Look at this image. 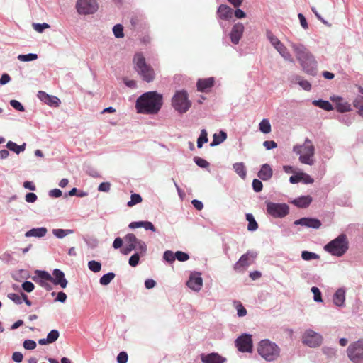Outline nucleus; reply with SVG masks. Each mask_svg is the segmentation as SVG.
Returning a JSON list of instances; mask_svg holds the SVG:
<instances>
[{"mask_svg":"<svg viewBox=\"0 0 363 363\" xmlns=\"http://www.w3.org/2000/svg\"><path fill=\"white\" fill-rule=\"evenodd\" d=\"M301 181L305 184H312L314 182V179L308 174L301 172Z\"/></svg>","mask_w":363,"mask_h":363,"instance_id":"nucleus-57","label":"nucleus"},{"mask_svg":"<svg viewBox=\"0 0 363 363\" xmlns=\"http://www.w3.org/2000/svg\"><path fill=\"white\" fill-rule=\"evenodd\" d=\"M301 258L305 261H311L313 259H318L320 256L315 252L303 251L301 252Z\"/></svg>","mask_w":363,"mask_h":363,"instance_id":"nucleus-36","label":"nucleus"},{"mask_svg":"<svg viewBox=\"0 0 363 363\" xmlns=\"http://www.w3.org/2000/svg\"><path fill=\"white\" fill-rule=\"evenodd\" d=\"M73 233L72 230L67 229L64 230L62 228H57L53 230V234L58 238H62L65 237L66 235L71 234Z\"/></svg>","mask_w":363,"mask_h":363,"instance_id":"nucleus-39","label":"nucleus"},{"mask_svg":"<svg viewBox=\"0 0 363 363\" xmlns=\"http://www.w3.org/2000/svg\"><path fill=\"white\" fill-rule=\"evenodd\" d=\"M302 342L310 347H316L321 345L323 337L320 334L311 330H306L303 335Z\"/></svg>","mask_w":363,"mask_h":363,"instance_id":"nucleus-10","label":"nucleus"},{"mask_svg":"<svg viewBox=\"0 0 363 363\" xmlns=\"http://www.w3.org/2000/svg\"><path fill=\"white\" fill-rule=\"evenodd\" d=\"M194 160L195 163L201 167L206 168L209 166L208 162L204 159L201 158V157H195Z\"/></svg>","mask_w":363,"mask_h":363,"instance_id":"nucleus-52","label":"nucleus"},{"mask_svg":"<svg viewBox=\"0 0 363 363\" xmlns=\"http://www.w3.org/2000/svg\"><path fill=\"white\" fill-rule=\"evenodd\" d=\"M234 306L237 311V315L238 317L241 318L247 315V310L245 308L241 302L235 301Z\"/></svg>","mask_w":363,"mask_h":363,"instance_id":"nucleus-38","label":"nucleus"},{"mask_svg":"<svg viewBox=\"0 0 363 363\" xmlns=\"http://www.w3.org/2000/svg\"><path fill=\"white\" fill-rule=\"evenodd\" d=\"M88 268L93 272H99L101 269V264L95 260H91L88 262Z\"/></svg>","mask_w":363,"mask_h":363,"instance_id":"nucleus-41","label":"nucleus"},{"mask_svg":"<svg viewBox=\"0 0 363 363\" xmlns=\"http://www.w3.org/2000/svg\"><path fill=\"white\" fill-rule=\"evenodd\" d=\"M6 147L16 152V154H19L21 152L25 150L26 143H23L22 145H18L16 143L12 141H9L6 144Z\"/></svg>","mask_w":363,"mask_h":363,"instance_id":"nucleus-32","label":"nucleus"},{"mask_svg":"<svg viewBox=\"0 0 363 363\" xmlns=\"http://www.w3.org/2000/svg\"><path fill=\"white\" fill-rule=\"evenodd\" d=\"M133 62L135 71L144 81L151 82L154 80L155 77V71L150 65L147 64L142 53H136L133 57Z\"/></svg>","mask_w":363,"mask_h":363,"instance_id":"nucleus-3","label":"nucleus"},{"mask_svg":"<svg viewBox=\"0 0 363 363\" xmlns=\"http://www.w3.org/2000/svg\"><path fill=\"white\" fill-rule=\"evenodd\" d=\"M8 298L11 300L12 301H13L16 304H21L22 303V296L21 295H18L17 294H14V293H10L8 294Z\"/></svg>","mask_w":363,"mask_h":363,"instance_id":"nucleus-49","label":"nucleus"},{"mask_svg":"<svg viewBox=\"0 0 363 363\" xmlns=\"http://www.w3.org/2000/svg\"><path fill=\"white\" fill-rule=\"evenodd\" d=\"M113 32L114 35L118 38H123L124 36L123 27L121 24H116L114 26L113 28Z\"/></svg>","mask_w":363,"mask_h":363,"instance_id":"nucleus-44","label":"nucleus"},{"mask_svg":"<svg viewBox=\"0 0 363 363\" xmlns=\"http://www.w3.org/2000/svg\"><path fill=\"white\" fill-rule=\"evenodd\" d=\"M140 256L138 253L133 255L129 259V264L131 267H136L139 262Z\"/></svg>","mask_w":363,"mask_h":363,"instance_id":"nucleus-59","label":"nucleus"},{"mask_svg":"<svg viewBox=\"0 0 363 363\" xmlns=\"http://www.w3.org/2000/svg\"><path fill=\"white\" fill-rule=\"evenodd\" d=\"M142 201V197L138 194H133L130 196V201L128 202V206L131 207Z\"/></svg>","mask_w":363,"mask_h":363,"instance_id":"nucleus-45","label":"nucleus"},{"mask_svg":"<svg viewBox=\"0 0 363 363\" xmlns=\"http://www.w3.org/2000/svg\"><path fill=\"white\" fill-rule=\"evenodd\" d=\"M259 130L263 133L267 134L271 132V125L267 119H263L259 124Z\"/></svg>","mask_w":363,"mask_h":363,"instance_id":"nucleus-37","label":"nucleus"},{"mask_svg":"<svg viewBox=\"0 0 363 363\" xmlns=\"http://www.w3.org/2000/svg\"><path fill=\"white\" fill-rule=\"evenodd\" d=\"M208 134L205 129H202L201 131L200 136L197 140V147L198 148H201L203 144L208 142Z\"/></svg>","mask_w":363,"mask_h":363,"instance_id":"nucleus-40","label":"nucleus"},{"mask_svg":"<svg viewBox=\"0 0 363 363\" xmlns=\"http://www.w3.org/2000/svg\"><path fill=\"white\" fill-rule=\"evenodd\" d=\"M23 346L26 350H34L37 345L34 340H26L23 343Z\"/></svg>","mask_w":363,"mask_h":363,"instance_id":"nucleus-50","label":"nucleus"},{"mask_svg":"<svg viewBox=\"0 0 363 363\" xmlns=\"http://www.w3.org/2000/svg\"><path fill=\"white\" fill-rule=\"evenodd\" d=\"M291 47L296 54V59L300 62L303 71L307 74L315 75L317 71V62L313 55L303 45L291 43Z\"/></svg>","mask_w":363,"mask_h":363,"instance_id":"nucleus-2","label":"nucleus"},{"mask_svg":"<svg viewBox=\"0 0 363 363\" xmlns=\"http://www.w3.org/2000/svg\"><path fill=\"white\" fill-rule=\"evenodd\" d=\"M252 188L255 192H260L262 190L263 184L260 180L255 179L252 181Z\"/></svg>","mask_w":363,"mask_h":363,"instance_id":"nucleus-53","label":"nucleus"},{"mask_svg":"<svg viewBox=\"0 0 363 363\" xmlns=\"http://www.w3.org/2000/svg\"><path fill=\"white\" fill-rule=\"evenodd\" d=\"M47 229L46 228H31V230H28L26 233V237H43L46 234Z\"/></svg>","mask_w":363,"mask_h":363,"instance_id":"nucleus-30","label":"nucleus"},{"mask_svg":"<svg viewBox=\"0 0 363 363\" xmlns=\"http://www.w3.org/2000/svg\"><path fill=\"white\" fill-rule=\"evenodd\" d=\"M312 201V198L310 196H301L292 201L295 206L300 208H306L310 205Z\"/></svg>","mask_w":363,"mask_h":363,"instance_id":"nucleus-27","label":"nucleus"},{"mask_svg":"<svg viewBox=\"0 0 363 363\" xmlns=\"http://www.w3.org/2000/svg\"><path fill=\"white\" fill-rule=\"evenodd\" d=\"M125 241L127 243V245L135 244V245H137V242H138V240H137V238H135V236L134 235L128 234L125 236Z\"/></svg>","mask_w":363,"mask_h":363,"instance_id":"nucleus-61","label":"nucleus"},{"mask_svg":"<svg viewBox=\"0 0 363 363\" xmlns=\"http://www.w3.org/2000/svg\"><path fill=\"white\" fill-rule=\"evenodd\" d=\"M37 96L40 101L48 106L57 107L60 104V100L57 96H50L45 91H39Z\"/></svg>","mask_w":363,"mask_h":363,"instance_id":"nucleus-17","label":"nucleus"},{"mask_svg":"<svg viewBox=\"0 0 363 363\" xmlns=\"http://www.w3.org/2000/svg\"><path fill=\"white\" fill-rule=\"evenodd\" d=\"M76 7L80 14H91L96 11L98 4L96 0H78Z\"/></svg>","mask_w":363,"mask_h":363,"instance_id":"nucleus-12","label":"nucleus"},{"mask_svg":"<svg viewBox=\"0 0 363 363\" xmlns=\"http://www.w3.org/2000/svg\"><path fill=\"white\" fill-rule=\"evenodd\" d=\"M163 258L167 262L172 263L176 259L175 253L171 250H167L164 252Z\"/></svg>","mask_w":363,"mask_h":363,"instance_id":"nucleus-47","label":"nucleus"},{"mask_svg":"<svg viewBox=\"0 0 363 363\" xmlns=\"http://www.w3.org/2000/svg\"><path fill=\"white\" fill-rule=\"evenodd\" d=\"M201 360L203 363H224L226 361L225 357L218 353L203 354L201 355Z\"/></svg>","mask_w":363,"mask_h":363,"instance_id":"nucleus-20","label":"nucleus"},{"mask_svg":"<svg viewBox=\"0 0 363 363\" xmlns=\"http://www.w3.org/2000/svg\"><path fill=\"white\" fill-rule=\"evenodd\" d=\"M257 352L266 361L272 362L278 358L280 350L275 343L269 340H263L259 343Z\"/></svg>","mask_w":363,"mask_h":363,"instance_id":"nucleus-6","label":"nucleus"},{"mask_svg":"<svg viewBox=\"0 0 363 363\" xmlns=\"http://www.w3.org/2000/svg\"><path fill=\"white\" fill-rule=\"evenodd\" d=\"M313 104L325 111H332L333 110V105L328 101L324 100H315L313 102Z\"/></svg>","mask_w":363,"mask_h":363,"instance_id":"nucleus-34","label":"nucleus"},{"mask_svg":"<svg viewBox=\"0 0 363 363\" xmlns=\"http://www.w3.org/2000/svg\"><path fill=\"white\" fill-rule=\"evenodd\" d=\"M294 225H300L305 227H320L322 224L318 219L303 218L296 220Z\"/></svg>","mask_w":363,"mask_h":363,"instance_id":"nucleus-22","label":"nucleus"},{"mask_svg":"<svg viewBox=\"0 0 363 363\" xmlns=\"http://www.w3.org/2000/svg\"><path fill=\"white\" fill-rule=\"evenodd\" d=\"M349 248V241L345 234H341L329 242L325 247V251L333 256L342 257Z\"/></svg>","mask_w":363,"mask_h":363,"instance_id":"nucleus-5","label":"nucleus"},{"mask_svg":"<svg viewBox=\"0 0 363 363\" xmlns=\"http://www.w3.org/2000/svg\"><path fill=\"white\" fill-rule=\"evenodd\" d=\"M323 352L329 358L334 357L336 354L335 350L329 347H324L323 348Z\"/></svg>","mask_w":363,"mask_h":363,"instance_id":"nucleus-51","label":"nucleus"},{"mask_svg":"<svg viewBox=\"0 0 363 363\" xmlns=\"http://www.w3.org/2000/svg\"><path fill=\"white\" fill-rule=\"evenodd\" d=\"M274 48L285 60L293 62L291 54L287 51V48L281 42L279 43Z\"/></svg>","mask_w":363,"mask_h":363,"instance_id":"nucleus-28","label":"nucleus"},{"mask_svg":"<svg viewBox=\"0 0 363 363\" xmlns=\"http://www.w3.org/2000/svg\"><path fill=\"white\" fill-rule=\"evenodd\" d=\"M233 10L226 4H221L217 10V15L222 20H229L232 18Z\"/></svg>","mask_w":363,"mask_h":363,"instance_id":"nucleus-21","label":"nucleus"},{"mask_svg":"<svg viewBox=\"0 0 363 363\" xmlns=\"http://www.w3.org/2000/svg\"><path fill=\"white\" fill-rule=\"evenodd\" d=\"M38 58V55L36 54H27V55H19L18 56V60L23 62L33 61Z\"/></svg>","mask_w":363,"mask_h":363,"instance_id":"nucleus-43","label":"nucleus"},{"mask_svg":"<svg viewBox=\"0 0 363 363\" xmlns=\"http://www.w3.org/2000/svg\"><path fill=\"white\" fill-rule=\"evenodd\" d=\"M244 26L241 23L235 24L230 33V39L233 44H238L243 34Z\"/></svg>","mask_w":363,"mask_h":363,"instance_id":"nucleus-19","label":"nucleus"},{"mask_svg":"<svg viewBox=\"0 0 363 363\" xmlns=\"http://www.w3.org/2000/svg\"><path fill=\"white\" fill-rule=\"evenodd\" d=\"M353 106L357 109V113L363 117V96H357L353 101Z\"/></svg>","mask_w":363,"mask_h":363,"instance_id":"nucleus-33","label":"nucleus"},{"mask_svg":"<svg viewBox=\"0 0 363 363\" xmlns=\"http://www.w3.org/2000/svg\"><path fill=\"white\" fill-rule=\"evenodd\" d=\"M60 333L57 330H52L47 335L46 338L40 339L38 343L41 345H45L55 342L59 337Z\"/></svg>","mask_w":363,"mask_h":363,"instance_id":"nucleus-24","label":"nucleus"},{"mask_svg":"<svg viewBox=\"0 0 363 363\" xmlns=\"http://www.w3.org/2000/svg\"><path fill=\"white\" fill-rule=\"evenodd\" d=\"M256 251L250 250L242 255L240 259L235 264L234 269L237 271H241L251 265L257 258Z\"/></svg>","mask_w":363,"mask_h":363,"instance_id":"nucleus-11","label":"nucleus"},{"mask_svg":"<svg viewBox=\"0 0 363 363\" xmlns=\"http://www.w3.org/2000/svg\"><path fill=\"white\" fill-rule=\"evenodd\" d=\"M111 189V184L109 182H102L99 184L98 190L99 191L108 192Z\"/></svg>","mask_w":363,"mask_h":363,"instance_id":"nucleus-62","label":"nucleus"},{"mask_svg":"<svg viewBox=\"0 0 363 363\" xmlns=\"http://www.w3.org/2000/svg\"><path fill=\"white\" fill-rule=\"evenodd\" d=\"M186 285L194 291H199L203 286V279L200 272H191Z\"/></svg>","mask_w":363,"mask_h":363,"instance_id":"nucleus-15","label":"nucleus"},{"mask_svg":"<svg viewBox=\"0 0 363 363\" xmlns=\"http://www.w3.org/2000/svg\"><path fill=\"white\" fill-rule=\"evenodd\" d=\"M175 257L180 262H184L189 259V255L182 251L176 252Z\"/></svg>","mask_w":363,"mask_h":363,"instance_id":"nucleus-54","label":"nucleus"},{"mask_svg":"<svg viewBox=\"0 0 363 363\" xmlns=\"http://www.w3.org/2000/svg\"><path fill=\"white\" fill-rule=\"evenodd\" d=\"M266 206L268 214L274 218H283L289 212V208L285 203L266 201Z\"/></svg>","mask_w":363,"mask_h":363,"instance_id":"nucleus-9","label":"nucleus"},{"mask_svg":"<svg viewBox=\"0 0 363 363\" xmlns=\"http://www.w3.org/2000/svg\"><path fill=\"white\" fill-rule=\"evenodd\" d=\"M272 174H273L272 169L267 164H263L261 167L260 170L257 173L258 177L263 181H267V180L270 179L272 177Z\"/></svg>","mask_w":363,"mask_h":363,"instance_id":"nucleus-25","label":"nucleus"},{"mask_svg":"<svg viewBox=\"0 0 363 363\" xmlns=\"http://www.w3.org/2000/svg\"><path fill=\"white\" fill-rule=\"evenodd\" d=\"M128 354L125 352H121L117 356L118 363H127L128 362Z\"/></svg>","mask_w":363,"mask_h":363,"instance_id":"nucleus-58","label":"nucleus"},{"mask_svg":"<svg viewBox=\"0 0 363 363\" xmlns=\"http://www.w3.org/2000/svg\"><path fill=\"white\" fill-rule=\"evenodd\" d=\"M233 169L242 179L247 177L246 167L243 162H236L233 164Z\"/></svg>","mask_w":363,"mask_h":363,"instance_id":"nucleus-29","label":"nucleus"},{"mask_svg":"<svg viewBox=\"0 0 363 363\" xmlns=\"http://www.w3.org/2000/svg\"><path fill=\"white\" fill-rule=\"evenodd\" d=\"M172 105L178 112L186 113L191 106L187 92L184 90L176 91L172 99Z\"/></svg>","mask_w":363,"mask_h":363,"instance_id":"nucleus-7","label":"nucleus"},{"mask_svg":"<svg viewBox=\"0 0 363 363\" xmlns=\"http://www.w3.org/2000/svg\"><path fill=\"white\" fill-rule=\"evenodd\" d=\"M296 81L297 82V83L304 89V90H306V91H309L311 89V85L310 84L309 82H308L307 80L306 79H303L300 76H296Z\"/></svg>","mask_w":363,"mask_h":363,"instance_id":"nucleus-42","label":"nucleus"},{"mask_svg":"<svg viewBox=\"0 0 363 363\" xmlns=\"http://www.w3.org/2000/svg\"><path fill=\"white\" fill-rule=\"evenodd\" d=\"M115 274L113 272H108L106 274H104L99 279V283L103 286H106L111 283V281L114 279Z\"/></svg>","mask_w":363,"mask_h":363,"instance_id":"nucleus-35","label":"nucleus"},{"mask_svg":"<svg viewBox=\"0 0 363 363\" xmlns=\"http://www.w3.org/2000/svg\"><path fill=\"white\" fill-rule=\"evenodd\" d=\"M347 354L353 363H363V340L351 343L347 349Z\"/></svg>","mask_w":363,"mask_h":363,"instance_id":"nucleus-8","label":"nucleus"},{"mask_svg":"<svg viewBox=\"0 0 363 363\" xmlns=\"http://www.w3.org/2000/svg\"><path fill=\"white\" fill-rule=\"evenodd\" d=\"M333 303L335 306L342 307L345 306V289L344 288L338 289L333 295Z\"/></svg>","mask_w":363,"mask_h":363,"instance_id":"nucleus-23","label":"nucleus"},{"mask_svg":"<svg viewBox=\"0 0 363 363\" xmlns=\"http://www.w3.org/2000/svg\"><path fill=\"white\" fill-rule=\"evenodd\" d=\"M52 283L55 285H60L61 288L65 289L67 285V280L65 277V274L59 269H55L52 272Z\"/></svg>","mask_w":363,"mask_h":363,"instance_id":"nucleus-18","label":"nucleus"},{"mask_svg":"<svg viewBox=\"0 0 363 363\" xmlns=\"http://www.w3.org/2000/svg\"><path fill=\"white\" fill-rule=\"evenodd\" d=\"M311 292L313 294V300L315 302H322V296L320 289L316 286H313L311 289Z\"/></svg>","mask_w":363,"mask_h":363,"instance_id":"nucleus-46","label":"nucleus"},{"mask_svg":"<svg viewBox=\"0 0 363 363\" xmlns=\"http://www.w3.org/2000/svg\"><path fill=\"white\" fill-rule=\"evenodd\" d=\"M235 344L240 352H251L252 350V335L246 333L242 334L235 340Z\"/></svg>","mask_w":363,"mask_h":363,"instance_id":"nucleus-14","label":"nucleus"},{"mask_svg":"<svg viewBox=\"0 0 363 363\" xmlns=\"http://www.w3.org/2000/svg\"><path fill=\"white\" fill-rule=\"evenodd\" d=\"M10 104H11V106L13 108H15V109H16V110H18V111H24V107H23V105H22L19 101H18L17 100H14V99L11 100V101H10Z\"/></svg>","mask_w":363,"mask_h":363,"instance_id":"nucleus-60","label":"nucleus"},{"mask_svg":"<svg viewBox=\"0 0 363 363\" xmlns=\"http://www.w3.org/2000/svg\"><path fill=\"white\" fill-rule=\"evenodd\" d=\"M162 100V94L157 91H148L137 99L135 108L140 113L155 114L161 109Z\"/></svg>","mask_w":363,"mask_h":363,"instance_id":"nucleus-1","label":"nucleus"},{"mask_svg":"<svg viewBox=\"0 0 363 363\" xmlns=\"http://www.w3.org/2000/svg\"><path fill=\"white\" fill-rule=\"evenodd\" d=\"M23 354L20 352H15L12 354V359L17 363H20L23 360Z\"/></svg>","mask_w":363,"mask_h":363,"instance_id":"nucleus-64","label":"nucleus"},{"mask_svg":"<svg viewBox=\"0 0 363 363\" xmlns=\"http://www.w3.org/2000/svg\"><path fill=\"white\" fill-rule=\"evenodd\" d=\"M35 288L34 284L29 281H26L22 284V289L26 292H31Z\"/></svg>","mask_w":363,"mask_h":363,"instance_id":"nucleus-56","label":"nucleus"},{"mask_svg":"<svg viewBox=\"0 0 363 363\" xmlns=\"http://www.w3.org/2000/svg\"><path fill=\"white\" fill-rule=\"evenodd\" d=\"M227 138V133L224 131H220L219 133L213 135V139L211 146L218 145L223 143Z\"/></svg>","mask_w":363,"mask_h":363,"instance_id":"nucleus-31","label":"nucleus"},{"mask_svg":"<svg viewBox=\"0 0 363 363\" xmlns=\"http://www.w3.org/2000/svg\"><path fill=\"white\" fill-rule=\"evenodd\" d=\"M35 276L33 277V280L39 284L42 287L45 289L47 291L52 289V275L48 272L42 270H36Z\"/></svg>","mask_w":363,"mask_h":363,"instance_id":"nucleus-13","label":"nucleus"},{"mask_svg":"<svg viewBox=\"0 0 363 363\" xmlns=\"http://www.w3.org/2000/svg\"><path fill=\"white\" fill-rule=\"evenodd\" d=\"M128 227H154L153 224L149 221L132 222Z\"/></svg>","mask_w":363,"mask_h":363,"instance_id":"nucleus-48","label":"nucleus"},{"mask_svg":"<svg viewBox=\"0 0 363 363\" xmlns=\"http://www.w3.org/2000/svg\"><path fill=\"white\" fill-rule=\"evenodd\" d=\"M330 100L335 103L336 110L340 113L349 112L352 110L351 105L342 97L333 96Z\"/></svg>","mask_w":363,"mask_h":363,"instance_id":"nucleus-16","label":"nucleus"},{"mask_svg":"<svg viewBox=\"0 0 363 363\" xmlns=\"http://www.w3.org/2000/svg\"><path fill=\"white\" fill-rule=\"evenodd\" d=\"M214 84V79L209 77L206 79H199L196 84L197 89L200 91H206L211 88Z\"/></svg>","mask_w":363,"mask_h":363,"instance_id":"nucleus-26","label":"nucleus"},{"mask_svg":"<svg viewBox=\"0 0 363 363\" xmlns=\"http://www.w3.org/2000/svg\"><path fill=\"white\" fill-rule=\"evenodd\" d=\"M293 150L296 155H299V161L302 164L310 166L315 164V147L310 139L306 138L303 145H295Z\"/></svg>","mask_w":363,"mask_h":363,"instance_id":"nucleus-4","label":"nucleus"},{"mask_svg":"<svg viewBox=\"0 0 363 363\" xmlns=\"http://www.w3.org/2000/svg\"><path fill=\"white\" fill-rule=\"evenodd\" d=\"M33 28L38 33H42L44 29L49 28L50 25L44 23H33Z\"/></svg>","mask_w":363,"mask_h":363,"instance_id":"nucleus-55","label":"nucleus"},{"mask_svg":"<svg viewBox=\"0 0 363 363\" xmlns=\"http://www.w3.org/2000/svg\"><path fill=\"white\" fill-rule=\"evenodd\" d=\"M246 219L249 222L248 227H257V223L252 214H247Z\"/></svg>","mask_w":363,"mask_h":363,"instance_id":"nucleus-63","label":"nucleus"}]
</instances>
